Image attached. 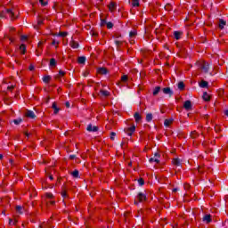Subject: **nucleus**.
<instances>
[{"mask_svg":"<svg viewBox=\"0 0 228 228\" xmlns=\"http://www.w3.org/2000/svg\"><path fill=\"white\" fill-rule=\"evenodd\" d=\"M50 204H51L52 206H53L54 200H51V201H50Z\"/></svg>","mask_w":228,"mask_h":228,"instance_id":"obj_52","label":"nucleus"},{"mask_svg":"<svg viewBox=\"0 0 228 228\" xmlns=\"http://www.w3.org/2000/svg\"><path fill=\"white\" fill-rule=\"evenodd\" d=\"M0 159H3V155L2 154H0Z\"/></svg>","mask_w":228,"mask_h":228,"instance_id":"obj_56","label":"nucleus"},{"mask_svg":"<svg viewBox=\"0 0 228 228\" xmlns=\"http://www.w3.org/2000/svg\"><path fill=\"white\" fill-rule=\"evenodd\" d=\"M173 191H177V189H174Z\"/></svg>","mask_w":228,"mask_h":228,"instance_id":"obj_57","label":"nucleus"},{"mask_svg":"<svg viewBox=\"0 0 228 228\" xmlns=\"http://www.w3.org/2000/svg\"><path fill=\"white\" fill-rule=\"evenodd\" d=\"M172 122H174V119L170 118V119H166L164 121V125L166 126V127H168V126H170V124H172Z\"/></svg>","mask_w":228,"mask_h":228,"instance_id":"obj_20","label":"nucleus"},{"mask_svg":"<svg viewBox=\"0 0 228 228\" xmlns=\"http://www.w3.org/2000/svg\"><path fill=\"white\" fill-rule=\"evenodd\" d=\"M178 89H179V90H184V83L180 82V83L178 84Z\"/></svg>","mask_w":228,"mask_h":228,"instance_id":"obj_32","label":"nucleus"},{"mask_svg":"<svg viewBox=\"0 0 228 228\" xmlns=\"http://www.w3.org/2000/svg\"><path fill=\"white\" fill-rule=\"evenodd\" d=\"M199 172H202V171L200 170V168L199 169Z\"/></svg>","mask_w":228,"mask_h":228,"instance_id":"obj_61","label":"nucleus"},{"mask_svg":"<svg viewBox=\"0 0 228 228\" xmlns=\"http://www.w3.org/2000/svg\"><path fill=\"white\" fill-rule=\"evenodd\" d=\"M47 199H52L53 198V193H46Z\"/></svg>","mask_w":228,"mask_h":228,"instance_id":"obj_47","label":"nucleus"},{"mask_svg":"<svg viewBox=\"0 0 228 228\" xmlns=\"http://www.w3.org/2000/svg\"><path fill=\"white\" fill-rule=\"evenodd\" d=\"M13 122H14V124H15L16 126H19V124H20V122H22V119H20V118H19V119H14Z\"/></svg>","mask_w":228,"mask_h":228,"instance_id":"obj_36","label":"nucleus"},{"mask_svg":"<svg viewBox=\"0 0 228 228\" xmlns=\"http://www.w3.org/2000/svg\"><path fill=\"white\" fill-rule=\"evenodd\" d=\"M197 132H192L191 134V138H197Z\"/></svg>","mask_w":228,"mask_h":228,"instance_id":"obj_44","label":"nucleus"},{"mask_svg":"<svg viewBox=\"0 0 228 228\" xmlns=\"http://www.w3.org/2000/svg\"><path fill=\"white\" fill-rule=\"evenodd\" d=\"M175 40H181V36L183 35L182 32L175 31L174 33Z\"/></svg>","mask_w":228,"mask_h":228,"instance_id":"obj_13","label":"nucleus"},{"mask_svg":"<svg viewBox=\"0 0 228 228\" xmlns=\"http://www.w3.org/2000/svg\"><path fill=\"white\" fill-rule=\"evenodd\" d=\"M146 120H147V122H151V120H152V114L148 113L146 115Z\"/></svg>","mask_w":228,"mask_h":228,"instance_id":"obj_30","label":"nucleus"},{"mask_svg":"<svg viewBox=\"0 0 228 228\" xmlns=\"http://www.w3.org/2000/svg\"><path fill=\"white\" fill-rule=\"evenodd\" d=\"M39 3L41 4L42 6H46L47 2H45L44 0H39Z\"/></svg>","mask_w":228,"mask_h":228,"instance_id":"obj_42","label":"nucleus"},{"mask_svg":"<svg viewBox=\"0 0 228 228\" xmlns=\"http://www.w3.org/2000/svg\"><path fill=\"white\" fill-rule=\"evenodd\" d=\"M50 67H56V59L52 58L50 60Z\"/></svg>","mask_w":228,"mask_h":228,"instance_id":"obj_25","label":"nucleus"},{"mask_svg":"<svg viewBox=\"0 0 228 228\" xmlns=\"http://www.w3.org/2000/svg\"><path fill=\"white\" fill-rule=\"evenodd\" d=\"M53 110H54L53 113L54 115L58 114V111H60V109L56 106V102H53L52 105Z\"/></svg>","mask_w":228,"mask_h":228,"instance_id":"obj_15","label":"nucleus"},{"mask_svg":"<svg viewBox=\"0 0 228 228\" xmlns=\"http://www.w3.org/2000/svg\"><path fill=\"white\" fill-rule=\"evenodd\" d=\"M58 44H60V41H56L55 39L52 42V45H58Z\"/></svg>","mask_w":228,"mask_h":228,"instance_id":"obj_43","label":"nucleus"},{"mask_svg":"<svg viewBox=\"0 0 228 228\" xmlns=\"http://www.w3.org/2000/svg\"><path fill=\"white\" fill-rule=\"evenodd\" d=\"M115 136H117V134L114 133V132H112V133L110 134V140H115Z\"/></svg>","mask_w":228,"mask_h":228,"instance_id":"obj_39","label":"nucleus"},{"mask_svg":"<svg viewBox=\"0 0 228 228\" xmlns=\"http://www.w3.org/2000/svg\"><path fill=\"white\" fill-rule=\"evenodd\" d=\"M109 10L110 12H115V10H117V4H115V2H111L109 4Z\"/></svg>","mask_w":228,"mask_h":228,"instance_id":"obj_8","label":"nucleus"},{"mask_svg":"<svg viewBox=\"0 0 228 228\" xmlns=\"http://www.w3.org/2000/svg\"><path fill=\"white\" fill-rule=\"evenodd\" d=\"M203 222H207V224H209V222H211V216L210 215H206L203 217Z\"/></svg>","mask_w":228,"mask_h":228,"instance_id":"obj_17","label":"nucleus"},{"mask_svg":"<svg viewBox=\"0 0 228 228\" xmlns=\"http://www.w3.org/2000/svg\"><path fill=\"white\" fill-rule=\"evenodd\" d=\"M20 50L21 51L22 54L26 53V45H21L20 46Z\"/></svg>","mask_w":228,"mask_h":228,"instance_id":"obj_28","label":"nucleus"},{"mask_svg":"<svg viewBox=\"0 0 228 228\" xmlns=\"http://www.w3.org/2000/svg\"><path fill=\"white\" fill-rule=\"evenodd\" d=\"M134 42L133 41V39L130 40V44H134Z\"/></svg>","mask_w":228,"mask_h":228,"instance_id":"obj_54","label":"nucleus"},{"mask_svg":"<svg viewBox=\"0 0 228 228\" xmlns=\"http://www.w3.org/2000/svg\"><path fill=\"white\" fill-rule=\"evenodd\" d=\"M163 94H165L166 95H174V92H172V89H170V87H165L162 89Z\"/></svg>","mask_w":228,"mask_h":228,"instance_id":"obj_5","label":"nucleus"},{"mask_svg":"<svg viewBox=\"0 0 228 228\" xmlns=\"http://www.w3.org/2000/svg\"><path fill=\"white\" fill-rule=\"evenodd\" d=\"M107 28H108V29H111V28H113V23L108 22L107 23Z\"/></svg>","mask_w":228,"mask_h":228,"instance_id":"obj_40","label":"nucleus"},{"mask_svg":"<svg viewBox=\"0 0 228 228\" xmlns=\"http://www.w3.org/2000/svg\"><path fill=\"white\" fill-rule=\"evenodd\" d=\"M138 183H139V185H140V186H143V184H144V181H143L142 178H140V179L138 180Z\"/></svg>","mask_w":228,"mask_h":228,"instance_id":"obj_41","label":"nucleus"},{"mask_svg":"<svg viewBox=\"0 0 228 228\" xmlns=\"http://www.w3.org/2000/svg\"><path fill=\"white\" fill-rule=\"evenodd\" d=\"M37 24H38V26H41V24H44V21L42 20H38Z\"/></svg>","mask_w":228,"mask_h":228,"instance_id":"obj_48","label":"nucleus"},{"mask_svg":"<svg viewBox=\"0 0 228 228\" xmlns=\"http://www.w3.org/2000/svg\"><path fill=\"white\" fill-rule=\"evenodd\" d=\"M134 131H136V126H133L128 127L126 130V133L128 136H133V133H134Z\"/></svg>","mask_w":228,"mask_h":228,"instance_id":"obj_3","label":"nucleus"},{"mask_svg":"<svg viewBox=\"0 0 228 228\" xmlns=\"http://www.w3.org/2000/svg\"><path fill=\"white\" fill-rule=\"evenodd\" d=\"M183 108L185 110H190L191 108V102L190 100L185 101L183 103Z\"/></svg>","mask_w":228,"mask_h":228,"instance_id":"obj_9","label":"nucleus"},{"mask_svg":"<svg viewBox=\"0 0 228 228\" xmlns=\"http://www.w3.org/2000/svg\"><path fill=\"white\" fill-rule=\"evenodd\" d=\"M200 68L201 69L202 72H208L209 70V63L202 61L199 63Z\"/></svg>","mask_w":228,"mask_h":228,"instance_id":"obj_1","label":"nucleus"},{"mask_svg":"<svg viewBox=\"0 0 228 228\" xmlns=\"http://www.w3.org/2000/svg\"><path fill=\"white\" fill-rule=\"evenodd\" d=\"M42 45V43H39V44H38V45Z\"/></svg>","mask_w":228,"mask_h":228,"instance_id":"obj_59","label":"nucleus"},{"mask_svg":"<svg viewBox=\"0 0 228 228\" xmlns=\"http://www.w3.org/2000/svg\"><path fill=\"white\" fill-rule=\"evenodd\" d=\"M59 76H61V77L65 76V71L60 70V71H59Z\"/></svg>","mask_w":228,"mask_h":228,"instance_id":"obj_46","label":"nucleus"},{"mask_svg":"<svg viewBox=\"0 0 228 228\" xmlns=\"http://www.w3.org/2000/svg\"><path fill=\"white\" fill-rule=\"evenodd\" d=\"M200 88H208V82L202 80V81L200 83Z\"/></svg>","mask_w":228,"mask_h":228,"instance_id":"obj_21","label":"nucleus"},{"mask_svg":"<svg viewBox=\"0 0 228 228\" xmlns=\"http://www.w3.org/2000/svg\"><path fill=\"white\" fill-rule=\"evenodd\" d=\"M28 69H29V70H35V66L30 65Z\"/></svg>","mask_w":228,"mask_h":228,"instance_id":"obj_50","label":"nucleus"},{"mask_svg":"<svg viewBox=\"0 0 228 228\" xmlns=\"http://www.w3.org/2000/svg\"><path fill=\"white\" fill-rule=\"evenodd\" d=\"M173 165H175V167H181V160L179 159H173Z\"/></svg>","mask_w":228,"mask_h":228,"instance_id":"obj_19","label":"nucleus"},{"mask_svg":"<svg viewBox=\"0 0 228 228\" xmlns=\"http://www.w3.org/2000/svg\"><path fill=\"white\" fill-rule=\"evenodd\" d=\"M16 213L18 215H22V213H24V208H22V206H16Z\"/></svg>","mask_w":228,"mask_h":228,"instance_id":"obj_12","label":"nucleus"},{"mask_svg":"<svg viewBox=\"0 0 228 228\" xmlns=\"http://www.w3.org/2000/svg\"><path fill=\"white\" fill-rule=\"evenodd\" d=\"M49 178H50V180H51V181H53V175H50V177H49Z\"/></svg>","mask_w":228,"mask_h":228,"instance_id":"obj_55","label":"nucleus"},{"mask_svg":"<svg viewBox=\"0 0 228 228\" xmlns=\"http://www.w3.org/2000/svg\"><path fill=\"white\" fill-rule=\"evenodd\" d=\"M134 117L135 118V122H140V120H142V116H140V113H138V112H135Z\"/></svg>","mask_w":228,"mask_h":228,"instance_id":"obj_18","label":"nucleus"},{"mask_svg":"<svg viewBox=\"0 0 228 228\" xmlns=\"http://www.w3.org/2000/svg\"><path fill=\"white\" fill-rule=\"evenodd\" d=\"M203 99H204V101H209L211 99V97L209 96V94H208V93H204Z\"/></svg>","mask_w":228,"mask_h":228,"instance_id":"obj_27","label":"nucleus"},{"mask_svg":"<svg viewBox=\"0 0 228 228\" xmlns=\"http://www.w3.org/2000/svg\"><path fill=\"white\" fill-rule=\"evenodd\" d=\"M87 131H89V133H97V131H99V128L95 126L88 125Z\"/></svg>","mask_w":228,"mask_h":228,"instance_id":"obj_4","label":"nucleus"},{"mask_svg":"<svg viewBox=\"0 0 228 228\" xmlns=\"http://www.w3.org/2000/svg\"><path fill=\"white\" fill-rule=\"evenodd\" d=\"M115 44L117 47H120L122 45V39H116Z\"/></svg>","mask_w":228,"mask_h":228,"instance_id":"obj_26","label":"nucleus"},{"mask_svg":"<svg viewBox=\"0 0 228 228\" xmlns=\"http://www.w3.org/2000/svg\"><path fill=\"white\" fill-rule=\"evenodd\" d=\"M7 13H8L9 17H11V19H15V13L13 12V11L12 9H7Z\"/></svg>","mask_w":228,"mask_h":228,"instance_id":"obj_14","label":"nucleus"},{"mask_svg":"<svg viewBox=\"0 0 228 228\" xmlns=\"http://www.w3.org/2000/svg\"><path fill=\"white\" fill-rule=\"evenodd\" d=\"M61 197H63V199H67V191H63L61 192Z\"/></svg>","mask_w":228,"mask_h":228,"instance_id":"obj_45","label":"nucleus"},{"mask_svg":"<svg viewBox=\"0 0 228 228\" xmlns=\"http://www.w3.org/2000/svg\"><path fill=\"white\" fill-rule=\"evenodd\" d=\"M160 90H161V87L159 86L155 87V89L153 90V95H158Z\"/></svg>","mask_w":228,"mask_h":228,"instance_id":"obj_24","label":"nucleus"},{"mask_svg":"<svg viewBox=\"0 0 228 228\" xmlns=\"http://www.w3.org/2000/svg\"><path fill=\"white\" fill-rule=\"evenodd\" d=\"M27 134V136H29V134Z\"/></svg>","mask_w":228,"mask_h":228,"instance_id":"obj_60","label":"nucleus"},{"mask_svg":"<svg viewBox=\"0 0 228 228\" xmlns=\"http://www.w3.org/2000/svg\"><path fill=\"white\" fill-rule=\"evenodd\" d=\"M132 6H140V0H132Z\"/></svg>","mask_w":228,"mask_h":228,"instance_id":"obj_22","label":"nucleus"},{"mask_svg":"<svg viewBox=\"0 0 228 228\" xmlns=\"http://www.w3.org/2000/svg\"><path fill=\"white\" fill-rule=\"evenodd\" d=\"M185 188H189V185H185Z\"/></svg>","mask_w":228,"mask_h":228,"instance_id":"obj_58","label":"nucleus"},{"mask_svg":"<svg viewBox=\"0 0 228 228\" xmlns=\"http://www.w3.org/2000/svg\"><path fill=\"white\" fill-rule=\"evenodd\" d=\"M2 213H3V215H5V214H4V211H3Z\"/></svg>","mask_w":228,"mask_h":228,"instance_id":"obj_62","label":"nucleus"},{"mask_svg":"<svg viewBox=\"0 0 228 228\" xmlns=\"http://www.w3.org/2000/svg\"><path fill=\"white\" fill-rule=\"evenodd\" d=\"M135 204H138V202L134 201Z\"/></svg>","mask_w":228,"mask_h":228,"instance_id":"obj_63","label":"nucleus"},{"mask_svg":"<svg viewBox=\"0 0 228 228\" xmlns=\"http://www.w3.org/2000/svg\"><path fill=\"white\" fill-rule=\"evenodd\" d=\"M102 95H103L104 97H108V95H110V92L105 91V90H102L101 91Z\"/></svg>","mask_w":228,"mask_h":228,"instance_id":"obj_29","label":"nucleus"},{"mask_svg":"<svg viewBox=\"0 0 228 228\" xmlns=\"http://www.w3.org/2000/svg\"><path fill=\"white\" fill-rule=\"evenodd\" d=\"M97 72L98 74L106 75L108 74V69H106V68H99Z\"/></svg>","mask_w":228,"mask_h":228,"instance_id":"obj_11","label":"nucleus"},{"mask_svg":"<svg viewBox=\"0 0 228 228\" xmlns=\"http://www.w3.org/2000/svg\"><path fill=\"white\" fill-rule=\"evenodd\" d=\"M121 81L123 83H126L127 81V75H124L123 77H121Z\"/></svg>","mask_w":228,"mask_h":228,"instance_id":"obj_35","label":"nucleus"},{"mask_svg":"<svg viewBox=\"0 0 228 228\" xmlns=\"http://www.w3.org/2000/svg\"><path fill=\"white\" fill-rule=\"evenodd\" d=\"M159 158H160V155H159V153H158V152H156L155 154H154V157L153 158H151L150 159V163H159Z\"/></svg>","mask_w":228,"mask_h":228,"instance_id":"obj_2","label":"nucleus"},{"mask_svg":"<svg viewBox=\"0 0 228 228\" xmlns=\"http://www.w3.org/2000/svg\"><path fill=\"white\" fill-rule=\"evenodd\" d=\"M225 24H226L225 20H219V28H220V29H224V28H225Z\"/></svg>","mask_w":228,"mask_h":228,"instance_id":"obj_16","label":"nucleus"},{"mask_svg":"<svg viewBox=\"0 0 228 228\" xmlns=\"http://www.w3.org/2000/svg\"><path fill=\"white\" fill-rule=\"evenodd\" d=\"M86 61V57L82 56L78 58V63H80L81 65H83Z\"/></svg>","mask_w":228,"mask_h":228,"instance_id":"obj_23","label":"nucleus"},{"mask_svg":"<svg viewBox=\"0 0 228 228\" xmlns=\"http://www.w3.org/2000/svg\"><path fill=\"white\" fill-rule=\"evenodd\" d=\"M25 117H27L28 118H35L37 115H35V112L32 110H27L25 113Z\"/></svg>","mask_w":228,"mask_h":228,"instance_id":"obj_6","label":"nucleus"},{"mask_svg":"<svg viewBox=\"0 0 228 228\" xmlns=\"http://www.w3.org/2000/svg\"><path fill=\"white\" fill-rule=\"evenodd\" d=\"M21 40H28V36H21Z\"/></svg>","mask_w":228,"mask_h":228,"instance_id":"obj_49","label":"nucleus"},{"mask_svg":"<svg viewBox=\"0 0 228 228\" xmlns=\"http://www.w3.org/2000/svg\"><path fill=\"white\" fill-rule=\"evenodd\" d=\"M72 175H73V177H79V171H77V170L73 171Z\"/></svg>","mask_w":228,"mask_h":228,"instance_id":"obj_33","label":"nucleus"},{"mask_svg":"<svg viewBox=\"0 0 228 228\" xmlns=\"http://www.w3.org/2000/svg\"><path fill=\"white\" fill-rule=\"evenodd\" d=\"M137 199H138L139 202H143L147 199V196H145V194H143L142 192H140L137 195Z\"/></svg>","mask_w":228,"mask_h":228,"instance_id":"obj_7","label":"nucleus"},{"mask_svg":"<svg viewBox=\"0 0 228 228\" xmlns=\"http://www.w3.org/2000/svg\"><path fill=\"white\" fill-rule=\"evenodd\" d=\"M66 106H67L68 108H70V102H66Z\"/></svg>","mask_w":228,"mask_h":228,"instance_id":"obj_51","label":"nucleus"},{"mask_svg":"<svg viewBox=\"0 0 228 228\" xmlns=\"http://www.w3.org/2000/svg\"><path fill=\"white\" fill-rule=\"evenodd\" d=\"M43 81L44 83H49V81H51V77L49 76L44 77Z\"/></svg>","mask_w":228,"mask_h":228,"instance_id":"obj_31","label":"nucleus"},{"mask_svg":"<svg viewBox=\"0 0 228 228\" xmlns=\"http://www.w3.org/2000/svg\"><path fill=\"white\" fill-rule=\"evenodd\" d=\"M68 33L67 32H61L58 34V37H67Z\"/></svg>","mask_w":228,"mask_h":228,"instance_id":"obj_38","label":"nucleus"},{"mask_svg":"<svg viewBox=\"0 0 228 228\" xmlns=\"http://www.w3.org/2000/svg\"><path fill=\"white\" fill-rule=\"evenodd\" d=\"M74 158H76V156H74V155H71V156H70V159H74Z\"/></svg>","mask_w":228,"mask_h":228,"instance_id":"obj_53","label":"nucleus"},{"mask_svg":"<svg viewBox=\"0 0 228 228\" xmlns=\"http://www.w3.org/2000/svg\"><path fill=\"white\" fill-rule=\"evenodd\" d=\"M13 88H15L14 85H11L7 86V89L9 90V92H12V90H13Z\"/></svg>","mask_w":228,"mask_h":228,"instance_id":"obj_37","label":"nucleus"},{"mask_svg":"<svg viewBox=\"0 0 228 228\" xmlns=\"http://www.w3.org/2000/svg\"><path fill=\"white\" fill-rule=\"evenodd\" d=\"M134 37H136V30H132L130 32V38H133Z\"/></svg>","mask_w":228,"mask_h":228,"instance_id":"obj_34","label":"nucleus"},{"mask_svg":"<svg viewBox=\"0 0 228 228\" xmlns=\"http://www.w3.org/2000/svg\"><path fill=\"white\" fill-rule=\"evenodd\" d=\"M69 45L72 49H77L79 47V44L74 40L70 41Z\"/></svg>","mask_w":228,"mask_h":228,"instance_id":"obj_10","label":"nucleus"}]
</instances>
